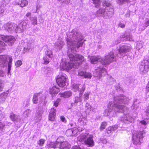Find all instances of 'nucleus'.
Listing matches in <instances>:
<instances>
[{"label": "nucleus", "instance_id": "obj_1", "mask_svg": "<svg viewBox=\"0 0 149 149\" xmlns=\"http://www.w3.org/2000/svg\"><path fill=\"white\" fill-rule=\"evenodd\" d=\"M83 39L80 33L72 30L66 40L67 47L69 48L68 51H71L72 52H76L77 48L78 49L82 46Z\"/></svg>", "mask_w": 149, "mask_h": 149}, {"label": "nucleus", "instance_id": "obj_2", "mask_svg": "<svg viewBox=\"0 0 149 149\" xmlns=\"http://www.w3.org/2000/svg\"><path fill=\"white\" fill-rule=\"evenodd\" d=\"M68 57L70 62H65L64 63L62 62L60 64V68L63 70H68L72 68H78L79 66L81 64L82 62L84 61L83 56L74 53L69 54Z\"/></svg>", "mask_w": 149, "mask_h": 149}, {"label": "nucleus", "instance_id": "obj_3", "mask_svg": "<svg viewBox=\"0 0 149 149\" xmlns=\"http://www.w3.org/2000/svg\"><path fill=\"white\" fill-rule=\"evenodd\" d=\"M104 7L100 8L96 12V15L105 19H108L112 17L114 14V9L109 1H105L102 3Z\"/></svg>", "mask_w": 149, "mask_h": 149}, {"label": "nucleus", "instance_id": "obj_4", "mask_svg": "<svg viewBox=\"0 0 149 149\" xmlns=\"http://www.w3.org/2000/svg\"><path fill=\"white\" fill-rule=\"evenodd\" d=\"M111 110L114 111V115L112 116L115 115V113L116 112H122L124 114L123 116L120 117L119 119L123 123H132L134 120V118L129 115V110L128 109L127 107L124 106L123 105H113V108H111L109 112H110Z\"/></svg>", "mask_w": 149, "mask_h": 149}, {"label": "nucleus", "instance_id": "obj_5", "mask_svg": "<svg viewBox=\"0 0 149 149\" xmlns=\"http://www.w3.org/2000/svg\"><path fill=\"white\" fill-rule=\"evenodd\" d=\"M114 101L113 103L109 102L108 106L107 109H106L104 112V115L106 116H112L114 115V111L111 110L110 112H109L111 108H113V105L119 104L121 103L124 104H127L130 100V99L123 96H120L115 97L114 98Z\"/></svg>", "mask_w": 149, "mask_h": 149}, {"label": "nucleus", "instance_id": "obj_6", "mask_svg": "<svg viewBox=\"0 0 149 149\" xmlns=\"http://www.w3.org/2000/svg\"><path fill=\"white\" fill-rule=\"evenodd\" d=\"M115 59L114 53L112 51H111L103 58L100 56H92L90 58L91 63L95 64L98 61H100L103 65H109L114 61Z\"/></svg>", "mask_w": 149, "mask_h": 149}, {"label": "nucleus", "instance_id": "obj_7", "mask_svg": "<svg viewBox=\"0 0 149 149\" xmlns=\"http://www.w3.org/2000/svg\"><path fill=\"white\" fill-rule=\"evenodd\" d=\"M1 40L4 41L9 45L11 46L14 44L15 39L13 36H0V52L5 49L6 45L5 43L1 41Z\"/></svg>", "mask_w": 149, "mask_h": 149}, {"label": "nucleus", "instance_id": "obj_8", "mask_svg": "<svg viewBox=\"0 0 149 149\" xmlns=\"http://www.w3.org/2000/svg\"><path fill=\"white\" fill-rule=\"evenodd\" d=\"M67 77L65 74L61 72L57 76L56 82L58 85L61 87H63L66 85Z\"/></svg>", "mask_w": 149, "mask_h": 149}, {"label": "nucleus", "instance_id": "obj_9", "mask_svg": "<svg viewBox=\"0 0 149 149\" xmlns=\"http://www.w3.org/2000/svg\"><path fill=\"white\" fill-rule=\"evenodd\" d=\"M145 132L144 131H138L135 133L132 136V140L134 144L140 145L141 139L144 136Z\"/></svg>", "mask_w": 149, "mask_h": 149}, {"label": "nucleus", "instance_id": "obj_10", "mask_svg": "<svg viewBox=\"0 0 149 149\" xmlns=\"http://www.w3.org/2000/svg\"><path fill=\"white\" fill-rule=\"evenodd\" d=\"M46 98V97L44 93H43L41 92L35 93L33 97L32 102L34 104H36L38 102V100L40 102L42 103L45 102Z\"/></svg>", "mask_w": 149, "mask_h": 149}, {"label": "nucleus", "instance_id": "obj_11", "mask_svg": "<svg viewBox=\"0 0 149 149\" xmlns=\"http://www.w3.org/2000/svg\"><path fill=\"white\" fill-rule=\"evenodd\" d=\"M149 68V62L148 61H144L142 62L139 66L140 73L143 75L146 74Z\"/></svg>", "mask_w": 149, "mask_h": 149}, {"label": "nucleus", "instance_id": "obj_12", "mask_svg": "<svg viewBox=\"0 0 149 149\" xmlns=\"http://www.w3.org/2000/svg\"><path fill=\"white\" fill-rule=\"evenodd\" d=\"M57 140L59 141L58 143V148L60 149H70V145L67 141H63L64 140L63 137H59Z\"/></svg>", "mask_w": 149, "mask_h": 149}, {"label": "nucleus", "instance_id": "obj_13", "mask_svg": "<svg viewBox=\"0 0 149 149\" xmlns=\"http://www.w3.org/2000/svg\"><path fill=\"white\" fill-rule=\"evenodd\" d=\"M106 70L102 67H99L96 69L94 73V76L100 79L107 74Z\"/></svg>", "mask_w": 149, "mask_h": 149}, {"label": "nucleus", "instance_id": "obj_14", "mask_svg": "<svg viewBox=\"0 0 149 149\" xmlns=\"http://www.w3.org/2000/svg\"><path fill=\"white\" fill-rule=\"evenodd\" d=\"M28 23V21L26 20L22 21L19 24L15 27V32L19 33L23 32L26 29V26Z\"/></svg>", "mask_w": 149, "mask_h": 149}, {"label": "nucleus", "instance_id": "obj_15", "mask_svg": "<svg viewBox=\"0 0 149 149\" xmlns=\"http://www.w3.org/2000/svg\"><path fill=\"white\" fill-rule=\"evenodd\" d=\"M85 89V86L84 84L81 85L79 84H74L73 85L72 90L74 91H78L80 92V93L84 91Z\"/></svg>", "mask_w": 149, "mask_h": 149}, {"label": "nucleus", "instance_id": "obj_16", "mask_svg": "<svg viewBox=\"0 0 149 149\" xmlns=\"http://www.w3.org/2000/svg\"><path fill=\"white\" fill-rule=\"evenodd\" d=\"M7 55H0V67H4L7 61ZM3 73V72L0 70V76Z\"/></svg>", "mask_w": 149, "mask_h": 149}, {"label": "nucleus", "instance_id": "obj_17", "mask_svg": "<svg viewBox=\"0 0 149 149\" xmlns=\"http://www.w3.org/2000/svg\"><path fill=\"white\" fill-rule=\"evenodd\" d=\"M130 49V47L123 45L120 46L118 50L119 53L120 54H124L126 52H129Z\"/></svg>", "mask_w": 149, "mask_h": 149}, {"label": "nucleus", "instance_id": "obj_18", "mask_svg": "<svg viewBox=\"0 0 149 149\" xmlns=\"http://www.w3.org/2000/svg\"><path fill=\"white\" fill-rule=\"evenodd\" d=\"M84 141L86 144L88 145L89 146H93L94 145L93 136L91 135H89L87 139L85 140Z\"/></svg>", "mask_w": 149, "mask_h": 149}, {"label": "nucleus", "instance_id": "obj_19", "mask_svg": "<svg viewBox=\"0 0 149 149\" xmlns=\"http://www.w3.org/2000/svg\"><path fill=\"white\" fill-rule=\"evenodd\" d=\"M17 27L16 24H8L5 27V29L8 32H12L13 31L15 32V27Z\"/></svg>", "mask_w": 149, "mask_h": 149}, {"label": "nucleus", "instance_id": "obj_20", "mask_svg": "<svg viewBox=\"0 0 149 149\" xmlns=\"http://www.w3.org/2000/svg\"><path fill=\"white\" fill-rule=\"evenodd\" d=\"M58 140L57 139L55 142H50L46 146V148L49 149L50 148H58Z\"/></svg>", "mask_w": 149, "mask_h": 149}, {"label": "nucleus", "instance_id": "obj_21", "mask_svg": "<svg viewBox=\"0 0 149 149\" xmlns=\"http://www.w3.org/2000/svg\"><path fill=\"white\" fill-rule=\"evenodd\" d=\"M120 38L123 41H133V39L131 35L130 34L127 35L123 34L120 36Z\"/></svg>", "mask_w": 149, "mask_h": 149}, {"label": "nucleus", "instance_id": "obj_22", "mask_svg": "<svg viewBox=\"0 0 149 149\" xmlns=\"http://www.w3.org/2000/svg\"><path fill=\"white\" fill-rule=\"evenodd\" d=\"M78 75L84 77L85 78H91L92 76V75L90 73L85 72L83 71H79Z\"/></svg>", "mask_w": 149, "mask_h": 149}, {"label": "nucleus", "instance_id": "obj_23", "mask_svg": "<svg viewBox=\"0 0 149 149\" xmlns=\"http://www.w3.org/2000/svg\"><path fill=\"white\" fill-rule=\"evenodd\" d=\"M10 117L11 120L13 121L18 122L20 120L19 116L15 115L12 112L10 113Z\"/></svg>", "mask_w": 149, "mask_h": 149}, {"label": "nucleus", "instance_id": "obj_24", "mask_svg": "<svg viewBox=\"0 0 149 149\" xmlns=\"http://www.w3.org/2000/svg\"><path fill=\"white\" fill-rule=\"evenodd\" d=\"M64 45V42L62 41H58L54 44L55 47L58 49H60Z\"/></svg>", "mask_w": 149, "mask_h": 149}, {"label": "nucleus", "instance_id": "obj_25", "mask_svg": "<svg viewBox=\"0 0 149 149\" xmlns=\"http://www.w3.org/2000/svg\"><path fill=\"white\" fill-rule=\"evenodd\" d=\"M7 59H9V61L8 63V74L11 75L10 70L11 67L12 62L13 60L12 58L11 57L9 56H7Z\"/></svg>", "mask_w": 149, "mask_h": 149}, {"label": "nucleus", "instance_id": "obj_26", "mask_svg": "<svg viewBox=\"0 0 149 149\" xmlns=\"http://www.w3.org/2000/svg\"><path fill=\"white\" fill-rule=\"evenodd\" d=\"M59 91V89L56 88V87H52L50 88L49 89V93L52 95L53 94L54 95L57 94Z\"/></svg>", "mask_w": 149, "mask_h": 149}, {"label": "nucleus", "instance_id": "obj_27", "mask_svg": "<svg viewBox=\"0 0 149 149\" xmlns=\"http://www.w3.org/2000/svg\"><path fill=\"white\" fill-rule=\"evenodd\" d=\"M74 136H77L78 133L82 131L83 129L79 127H75L72 129Z\"/></svg>", "mask_w": 149, "mask_h": 149}, {"label": "nucleus", "instance_id": "obj_28", "mask_svg": "<svg viewBox=\"0 0 149 149\" xmlns=\"http://www.w3.org/2000/svg\"><path fill=\"white\" fill-rule=\"evenodd\" d=\"M72 93L71 91H68L64 93H60L59 94L61 97L67 98L70 97L72 95Z\"/></svg>", "mask_w": 149, "mask_h": 149}, {"label": "nucleus", "instance_id": "obj_29", "mask_svg": "<svg viewBox=\"0 0 149 149\" xmlns=\"http://www.w3.org/2000/svg\"><path fill=\"white\" fill-rule=\"evenodd\" d=\"M7 95L8 93H3L0 95V103H3L5 101Z\"/></svg>", "mask_w": 149, "mask_h": 149}, {"label": "nucleus", "instance_id": "obj_30", "mask_svg": "<svg viewBox=\"0 0 149 149\" xmlns=\"http://www.w3.org/2000/svg\"><path fill=\"white\" fill-rule=\"evenodd\" d=\"M28 2L27 1L24 0L21 1L16 2V4L20 5L22 7H23L28 4Z\"/></svg>", "mask_w": 149, "mask_h": 149}, {"label": "nucleus", "instance_id": "obj_31", "mask_svg": "<svg viewBox=\"0 0 149 149\" xmlns=\"http://www.w3.org/2000/svg\"><path fill=\"white\" fill-rule=\"evenodd\" d=\"M118 127L117 126H115L114 127H109L106 129L107 132L108 134H110L113 131L117 129Z\"/></svg>", "mask_w": 149, "mask_h": 149}, {"label": "nucleus", "instance_id": "obj_32", "mask_svg": "<svg viewBox=\"0 0 149 149\" xmlns=\"http://www.w3.org/2000/svg\"><path fill=\"white\" fill-rule=\"evenodd\" d=\"M30 21L31 24L34 25L37 24V17L36 16L30 18Z\"/></svg>", "mask_w": 149, "mask_h": 149}, {"label": "nucleus", "instance_id": "obj_33", "mask_svg": "<svg viewBox=\"0 0 149 149\" xmlns=\"http://www.w3.org/2000/svg\"><path fill=\"white\" fill-rule=\"evenodd\" d=\"M82 93H80L79 95V97H75L74 102L75 103H77L79 102H81L82 101V98L81 97V95H82Z\"/></svg>", "mask_w": 149, "mask_h": 149}, {"label": "nucleus", "instance_id": "obj_34", "mask_svg": "<svg viewBox=\"0 0 149 149\" xmlns=\"http://www.w3.org/2000/svg\"><path fill=\"white\" fill-rule=\"evenodd\" d=\"M66 134L68 136H74L72 129L67 130L66 131Z\"/></svg>", "mask_w": 149, "mask_h": 149}, {"label": "nucleus", "instance_id": "obj_35", "mask_svg": "<svg viewBox=\"0 0 149 149\" xmlns=\"http://www.w3.org/2000/svg\"><path fill=\"white\" fill-rule=\"evenodd\" d=\"M92 109V107L88 103H86L85 105V111L86 112L88 113L91 111Z\"/></svg>", "mask_w": 149, "mask_h": 149}, {"label": "nucleus", "instance_id": "obj_36", "mask_svg": "<svg viewBox=\"0 0 149 149\" xmlns=\"http://www.w3.org/2000/svg\"><path fill=\"white\" fill-rule=\"evenodd\" d=\"M143 42L142 41H141L138 42L136 45V48L138 49H140L143 47Z\"/></svg>", "mask_w": 149, "mask_h": 149}, {"label": "nucleus", "instance_id": "obj_37", "mask_svg": "<svg viewBox=\"0 0 149 149\" xmlns=\"http://www.w3.org/2000/svg\"><path fill=\"white\" fill-rule=\"evenodd\" d=\"M46 56H48L49 58H51L52 55V52L51 50L47 49L45 51Z\"/></svg>", "mask_w": 149, "mask_h": 149}, {"label": "nucleus", "instance_id": "obj_38", "mask_svg": "<svg viewBox=\"0 0 149 149\" xmlns=\"http://www.w3.org/2000/svg\"><path fill=\"white\" fill-rule=\"evenodd\" d=\"M93 3L95 4L96 8H98L101 4L100 0H93Z\"/></svg>", "mask_w": 149, "mask_h": 149}, {"label": "nucleus", "instance_id": "obj_39", "mask_svg": "<svg viewBox=\"0 0 149 149\" xmlns=\"http://www.w3.org/2000/svg\"><path fill=\"white\" fill-rule=\"evenodd\" d=\"M88 136V134L87 133L82 134L80 136L81 141L84 140L85 141V140H86V139H87Z\"/></svg>", "mask_w": 149, "mask_h": 149}, {"label": "nucleus", "instance_id": "obj_40", "mask_svg": "<svg viewBox=\"0 0 149 149\" xmlns=\"http://www.w3.org/2000/svg\"><path fill=\"white\" fill-rule=\"evenodd\" d=\"M31 111L30 109H27L25 110L23 116L24 117H27L29 116L30 114Z\"/></svg>", "mask_w": 149, "mask_h": 149}, {"label": "nucleus", "instance_id": "obj_41", "mask_svg": "<svg viewBox=\"0 0 149 149\" xmlns=\"http://www.w3.org/2000/svg\"><path fill=\"white\" fill-rule=\"evenodd\" d=\"M79 121H80V122L81 123L84 125H86L87 122V119L86 118L79 119Z\"/></svg>", "mask_w": 149, "mask_h": 149}, {"label": "nucleus", "instance_id": "obj_42", "mask_svg": "<svg viewBox=\"0 0 149 149\" xmlns=\"http://www.w3.org/2000/svg\"><path fill=\"white\" fill-rule=\"evenodd\" d=\"M2 5V3H0V15L3 14L4 12V6Z\"/></svg>", "mask_w": 149, "mask_h": 149}, {"label": "nucleus", "instance_id": "obj_43", "mask_svg": "<svg viewBox=\"0 0 149 149\" xmlns=\"http://www.w3.org/2000/svg\"><path fill=\"white\" fill-rule=\"evenodd\" d=\"M136 100L134 99V103L131 107L132 109L134 110L136 109L138 107V105L135 104V102L136 101Z\"/></svg>", "mask_w": 149, "mask_h": 149}, {"label": "nucleus", "instance_id": "obj_44", "mask_svg": "<svg viewBox=\"0 0 149 149\" xmlns=\"http://www.w3.org/2000/svg\"><path fill=\"white\" fill-rule=\"evenodd\" d=\"M107 125V123L106 122H103L102 123L100 127V130L102 131L104 129Z\"/></svg>", "mask_w": 149, "mask_h": 149}, {"label": "nucleus", "instance_id": "obj_45", "mask_svg": "<svg viewBox=\"0 0 149 149\" xmlns=\"http://www.w3.org/2000/svg\"><path fill=\"white\" fill-rule=\"evenodd\" d=\"M47 56H45L43 58L44 64H47L49 62V59Z\"/></svg>", "mask_w": 149, "mask_h": 149}, {"label": "nucleus", "instance_id": "obj_46", "mask_svg": "<svg viewBox=\"0 0 149 149\" xmlns=\"http://www.w3.org/2000/svg\"><path fill=\"white\" fill-rule=\"evenodd\" d=\"M45 141V140L44 139H40L39 141L38 142V143L40 146H42L44 143Z\"/></svg>", "mask_w": 149, "mask_h": 149}, {"label": "nucleus", "instance_id": "obj_47", "mask_svg": "<svg viewBox=\"0 0 149 149\" xmlns=\"http://www.w3.org/2000/svg\"><path fill=\"white\" fill-rule=\"evenodd\" d=\"M10 1V0H3L2 2H0V3H2V5L4 6L9 3Z\"/></svg>", "mask_w": 149, "mask_h": 149}, {"label": "nucleus", "instance_id": "obj_48", "mask_svg": "<svg viewBox=\"0 0 149 149\" xmlns=\"http://www.w3.org/2000/svg\"><path fill=\"white\" fill-rule=\"evenodd\" d=\"M89 93H86L84 95V98L85 101L88 100L89 98Z\"/></svg>", "mask_w": 149, "mask_h": 149}, {"label": "nucleus", "instance_id": "obj_49", "mask_svg": "<svg viewBox=\"0 0 149 149\" xmlns=\"http://www.w3.org/2000/svg\"><path fill=\"white\" fill-rule=\"evenodd\" d=\"M129 0H117V1L118 3L120 5L124 3L125 2L128 1Z\"/></svg>", "mask_w": 149, "mask_h": 149}, {"label": "nucleus", "instance_id": "obj_50", "mask_svg": "<svg viewBox=\"0 0 149 149\" xmlns=\"http://www.w3.org/2000/svg\"><path fill=\"white\" fill-rule=\"evenodd\" d=\"M22 64V61L20 60H19L16 62L15 65L17 67H18L20 66Z\"/></svg>", "mask_w": 149, "mask_h": 149}, {"label": "nucleus", "instance_id": "obj_51", "mask_svg": "<svg viewBox=\"0 0 149 149\" xmlns=\"http://www.w3.org/2000/svg\"><path fill=\"white\" fill-rule=\"evenodd\" d=\"M37 116L36 117V119L38 120V121L40 120L41 118L42 113L40 112H38L37 113Z\"/></svg>", "mask_w": 149, "mask_h": 149}, {"label": "nucleus", "instance_id": "obj_52", "mask_svg": "<svg viewBox=\"0 0 149 149\" xmlns=\"http://www.w3.org/2000/svg\"><path fill=\"white\" fill-rule=\"evenodd\" d=\"M58 1L61 3H65L66 4H68L70 3V0H57Z\"/></svg>", "mask_w": 149, "mask_h": 149}, {"label": "nucleus", "instance_id": "obj_53", "mask_svg": "<svg viewBox=\"0 0 149 149\" xmlns=\"http://www.w3.org/2000/svg\"><path fill=\"white\" fill-rule=\"evenodd\" d=\"M55 116L54 115L49 114V120L51 121H54L55 119Z\"/></svg>", "mask_w": 149, "mask_h": 149}, {"label": "nucleus", "instance_id": "obj_54", "mask_svg": "<svg viewBox=\"0 0 149 149\" xmlns=\"http://www.w3.org/2000/svg\"><path fill=\"white\" fill-rule=\"evenodd\" d=\"M56 110L54 108H52L50 110L49 114H53L56 115Z\"/></svg>", "mask_w": 149, "mask_h": 149}, {"label": "nucleus", "instance_id": "obj_55", "mask_svg": "<svg viewBox=\"0 0 149 149\" xmlns=\"http://www.w3.org/2000/svg\"><path fill=\"white\" fill-rule=\"evenodd\" d=\"M4 126L5 125L3 124L0 122V133H1L3 131Z\"/></svg>", "mask_w": 149, "mask_h": 149}, {"label": "nucleus", "instance_id": "obj_56", "mask_svg": "<svg viewBox=\"0 0 149 149\" xmlns=\"http://www.w3.org/2000/svg\"><path fill=\"white\" fill-rule=\"evenodd\" d=\"M60 101V100L59 99H58L54 102V105L55 107H57L58 104V103Z\"/></svg>", "mask_w": 149, "mask_h": 149}, {"label": "nucleus", "instance_id": "obj_57", "mask_svg": "<svg viewBox=\"0 0 149 149\" xmlns=\"http://www.w3.org/2000/svg\"><path fill=\"white\" fill-rule=\"evenodd\" d=\"M140 123L141 125H143L144 126H145L147 125V123L145 120H141L140 122Z\"/></svg>", "mask_w": 149, "mask_h": 149}, {"label": "nucleus", "instance_id": "obj_58", "mask_svg": "<svg viewBox=\"0 0 149 149\" xmlns=\"http://www.w3.org/2000/svg\"><path fill=\"white\" fill-rule=\"evenodd\" d=\"M34 42V40L31 38H30L27 41V43L29 44H31Z\"/></svg>", "mask_w": 149, "mask_h": 149}, {"label": "nucleus", "instance_id": "obj_59", "mask_svg": "<svg viewBox=\"0 0 149 149\" xmlns=\"http://www.w3.org/2000/svg\"><path fill=\"white\" fill-rule=\"evenodd\" d=\"M146 115L149 117V106L147 107L146 111Z\"/></svg>", "mask_w": 149, "mask_h": 149}, {"label": "nucleus", "instance_id": "obj_60", "mask_svg": "<svg viewBox=\"0 0 149 149\" xmlns=\"http://www.w3.org/2000/svg\"><path fill=\"white\" fill-rule=\"evenodd\" d=\"M146 22L145 23V26H148L149 25V19H146Z\"/></svg>", "mask_w": 149, "mask_h": 149}, {"label": "nucleus", "instance_id": "obj_61", "mask_svg": "<svg viewBox=\"0 0 149 149\" xmlns=\"http://www.w3.org/2000/svg\"><path fill=\"white\" fill-rule=\"evenodd\" d=\"M3 87V85L2 83V81L0 80V91H2Z\"/></svg>", "mask_w": 149, "mask_h": 149}, {"label": "nucleus", "instance_id": "obj_62", "mask_svg": "<svg viewBox=\"0 0 149 149\" xmlns=\"http://www.w3.org/2000/svg\"><path fill=\"white\" fill-rule=\"evenodd\" d=\"M61 120L63 122H65V117L63 116H61L60 117Z\"/></svg>", "mask_w": 149, "mask_h": 149}, {"label": "nucleus", "instance_id": "obj_63", "mask_svg": "<svg viewBox=\"0 0 149 149\" xmlns=\"http://www.w3.org/2000/svg\"><path fill=\"white\" fill-rule=\"evenodd\" d=\"M119 26L121 28H123L125 27V25L123 23H120L119 25Z\"/></svg>", "mask_w": 149, "mask_h": 149}, {"label": "nucleus", "instance_id": "obj_64", "mask_svg": "<svg viewBox=\"0 0 149 149\" xmlns=\"http://www.w3.org/2000/svg\"><path fill=\"white\" fill-rule=\"evenodd\" d=\"M72 149H81L79 146H73L72 148Z\"/></svg>", "mask_w": 149, "mask_h": 149}]
</instances>
